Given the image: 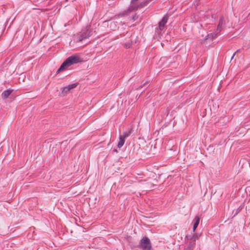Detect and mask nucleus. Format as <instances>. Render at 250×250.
<instances>
[{
	"mask_svg": "<svg viewBox=\"0 0 250 250\" xmlns=\"http://www.w3.org/2000/svg\"><path fill=\"white\" fill-rule=\"evenodd\" d=\"M81 62L80 58L77 55H72L67 58L61 64L58 69L57 72L63 70L72 64H76Z\"/></svg>",
	"mask_w": 250,
	"mask_h": 250,
	"instance_id": "f257e3e1",
	"label": "nucleus"
},
{
	"mask_svg": "<svg viewBox=\"0 0 250 250\" xmlns=\"http://www.w3.org/2000/svg\"><path fill=\"white\" fill-rule=\"evenodd\" d=\"M167 20L168 17L165 16L159 22L158 26L155 28V36L157 39H160L165 32L166 29L165 25L167 23Z\"/></svg>",
	"mask_w": 250,
	"mask_h": 250,
	"instance_id": "f03ea898",
	"label": "nucleus"
},
{
	"mask_svg": "<svg viewBox=\"0 0 250 250\" xmlns=\"http://www.w3.org/2000/svg\"><path fill=\"white\" fill-rule=\"evenodd\" d=\"M93 34V30L90 29V26H86L85 28L83 29L79 35V42L88 38L92 36Z\"/></svg>",
	"mask_w": 250,
	"mask_h": 250,
	"instance_id": "7ed1b4c3",
	"label": "nucleus"
},
{
	"mask_svg": "<svg viewBox=\"0 0 250 250\" xmlns=\"http://www.w3.org/2000/svg\"><path fill=\"white\" fill-rule=\"evenodd\" d=\"M142 250H151V244L149 238L144 237L140 241L139 244Z\"/></svg>",
	"mask_w": 250,
	"mask_h": 250,
	"instance_id": "20e7f679",
	"label": "nucleus"
},
{
	"mask_svg": "<svg viewBox=\"0 0 250 250\" xmlns=\"http://www.w3.org/2000/svg\"><path fill=\"white\" fill-rule=\"evenodd\" d=\"M228 22V19L224 17H221L220 18L219 22L217 26V28L216 29V32L217 33H220L223 29L225 27L226 23Z\"/></svg>",
	"mask_w": 250,
	"mask_h": 250,
	"instance_id": "39448f33",
	"label": "nucleus"
},
{
	"mask_svg": "<svg viewBox=\"0 0 250 250\" xmlns=\"http://www.w3.org/2000/svg\"><path fill=\"white\" fill-rule=\"evenodd\" d=\"M195 238L194 237H191L187 242L184 250H193L195 246Z\"/></svg>",
	"mask_w": 250,
	"mask_h": 250,
	"instance_id": "423d86ee",
	"label": "nucleus"
},
{
	"mask_svg": "<svg viewBox=\"0 0 250 250\" xmlns=\"http://www.w3.org/2000/svg\"><path fill=\"white\" fill-rule=\"evenodd\" d=\"M219 33H217L216 32V30L214 32L208 34V35L206 36V38L204 40V42L205 43L207 42V41L208 40L212 41L213 39L216 38V37Z\"/></svg>",
	"mask_w": 250,
	"mask_h": 250,
	"instance_id": "0eeeda50",
	"label": "nucleus"
},
{
	"mask_svg": "<svg viewBox=\"0 0 250 250\" xmlns=\"http://www.w3.org/2000/svg\"><path fill=\"white\" fill-rule=\"evenodd\" d=\"M77 83H72L68 85L67 86L64 87L62 88V92L63 93H67L70 89H73L76 87Z\"/></svg>",
	"mask_w": 250,
	"mask_h": 250,
	"instance_id": "6e6552de",
	"label": "nucleus"
},
{
	"mask_svg": "<svg viewBox=\"0 0 250 250\" xmlns=\"http://www.w3.org/2000/svg\"><path fill=\"white\" fill-rule=\"evenodd\" d=\"M200 217L198 216H196L193 221V230L194 231L196 228H197L199 222H200Z\"/></svg>",
	"mask_w": 250,
	"mask_h": 250,
	"instance_id": "1a4fd4ad",
	"label": "nucleus"
},
{
	"mask_svg": "<svg viewBox=\"0 0 250 250\" xmlns=\"http://www.w3.org/2000/svg\"><path fill=\"white\" fill-rule=\"evenodd\" d=\"M12 90L10 89H7L4 90L1 94V97L3 99H5L8 98V97L12 93Z\"/></svg>",
	"mask_w": 250,
	"mask_h": 250,
	"instance_id": "9d476101",
	"label": "nucleus"
},
{
	"mask_svg": "<svg viewBox=\"0 0 250 250\" xmlns=\"http://www.w3.org/2000/svg\"><path fill=\"white\" fill-rule=\"evenodd\" d=\"M137 0H131V4L129 7V10H133L137 8L138 6H136V4H135V2Z\"/></svg>",
	"mask_w": 250,
	"mask_h": 250,
	"instance_id": "9b49d317",
	"label": "nucleus"
},
{
	"mask_svg": "<svg viewBox=\"0 0 250 250\" xmlns=\"http://www.w3.org/2000/svg\"><path fill=\"white\" fill-rule=\"evenodd\" d=\"M125 142V139L119 136V141L118 143V147L121 148L124 145Z\"/></svg>",
	"mask_w": 250,
	"mask_h": 250,
	"instance_id": "f8f14e48",
	"label": "nucleus"
},
{
	"mask_svg": "<svg viewBox=\"0 0 250 250\" xmlns=\"http://www.w3.org/2000/svg\"><path fill=\"white\" fill-rule=\"evenodd\" d=\"M131 133V131H128L124 132L123 135H121L119 136L123 138V139H125L126 137H127Z\"/></svg>",
	"mask_w": 250,
	"mask_h": 250,
	"instance_id": "ddd939ff",
	"label": "nucleus"
},
{
	"mask_svg": "<svg viewBox=\"0 0 250 250\" xmlns=\"http://www.w3.org/2000/svg\"><path fill=\"white\" fill-rule=\"evenodd\" d=\"M206 16H208V19L212 20V19H213V16H209V15H208V14Z\"/></svg>",
	"mask_w": 250,
	"mask_h": 250,
	"instance_id": "4468645a",
	"label": "nucleus"
},
{
	"mask_svg": "<svg viewBox=\"0 0 250 250\" xmlns=\"http://www.w3.org/2000/svg\"><path fill=\"white\" fill-rule=\"evenodd\" d=\"M235 54H236V52H235V53H233V55H232V56L231 57V60H232V59L233 58V57H234V56H235Z\"/></svg>",
	"mask_w": 250,
	"mask_h": 250,
	"instance_id": "2eb2a0df",
	"label": "nucleus"
},
{
	"mask_svg": "<svg viewBox=\"0 0 250 250\" xmlns=\"http://www.w3.org/2000/svg\"><path fill=\"white\" fill-rule=\"evenodd\" d=\"M126 47H128V48H129L130 47V45L126 44Z\"/></svg>",
	"mask_w": 250,
	"mask_h": 250,
	"instance_id": "dca6fc26",
	"label": "nucleus"
}]
</instances>
